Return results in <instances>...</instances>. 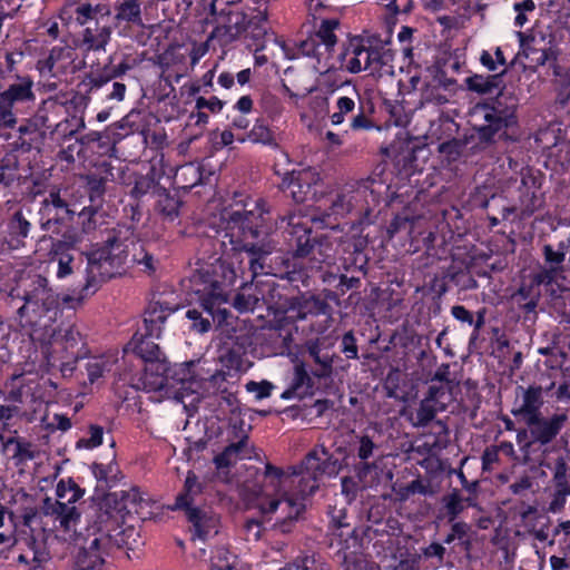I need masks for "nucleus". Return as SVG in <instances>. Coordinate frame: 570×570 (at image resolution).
I'll list each match as a JSON object with an SVG mask.
<instances>
[{
  "label": "nucleus",
  "instance_id": "39448f33",
  "mask_svg": "<svg viewBox=\"0 0 570 570\" xmlns=\"http://www.w3.org/2000/svg\"><path fill=\"white\" fill-rule=\"evenodd\" d=\"M518 98L512 94L501 90L490 102L478 105L475 114H480L484 124L475 126V135L466 139L464 146L478 139L470 147L472 153L485 149L493 144L497 138L507 136V129L517 125Z\"/></svg>",
  "mask_w": 570,
  "mask_h": 570
},
{
  "label": "nucleus",
  "instance_id": "de8ad7c7",
  "mask_svg": "<svg viewBox=\"0 0 570 570\" xmlns=\"http://www.w3.org/2000/svg\"><path fill=\"white\" fill-rule=\"evenodd\" d=\"M51 262H57V277L66 278L78 272L83 263L82 254L75 257L71 253L49 254Z\"/></svg>",
  "mask_w": 570,
  "mask_h": 570
},
{
  "label": "nucleus",
  "instance_id": "e433bc0d",
  "mask_svg": "<svg viewBox=\"0 0 570 570\" xmlns=\"http://www.w3.org/2000/svg\"><path fill=\"white\" fill-rule=\"evenodd\" d=\"M199 299V306L204 308L206 314L210 315L213 323H216L217 326L229 325V318L233 317L230 311L226 308L224 305L228 301V295H224V301L216 302L214 299V294H197Z\"/></svg>",
  "mask_w": 570,
  "mask_h": 570
},
{
  "label": "nucleus",
  "instance_id": "79ce46f5",
  "mask_svg": "<svg viewBox=\"0 0 570 570\" xmlns=\"http://www.w3.org/2000/svg\"><path fill=\"white\" fill-rule=\"evenodd\" d=\"M157 203L156 210L160 214L164 220L174 222L179 216V208L181 200L174 194L171 195L166 188L159 187L156 189Z\"/></svg>",
  "mask_w": 570,
  "mask_h": 570
},
{
  "label": "nucleus",
  "instance_id": "f704fd0d",
  "mask_svg": "<svg viewBox=\"0 0 570 570\" xmlns=\"http://www.w3.org/2000/svg\"><path fill=\"white\" fill-rule=\"evenodd\" d=\"M85 180L90 204L79 213V217H85L87 213L98 212L102 207L106 193V178L90 174L85 177Z\"/></svg>",
  "mask_w": 570,
  "mask_h": 570
},
{
  "label": "nucleus",
  "instance_id": "c756f323",
  "mask_svg": "<svg viewBox=\"0 0 570 570\" xmlns=\"http://www.w3.org/2000/svg\"><path fill=\"white\" fill-rule=\"evenodd\" d=\"M368 263L365 253V243L362 239L346 242L343 248L342 265L346 272H360L366 274Z\"/></svg>",
  "mask_w": 570,
  "mask_h": 570
},
{
  "label": "nucleus",
  "instance_id": "2eb2a0df",
  "mask_svg": "<svg viewBox=\"0 0 570 570\" xmlns=\"http://www.w3.org/2000/svg\"><path fill=\"white\" fill-rule=\"evenodd\" d=\"M299 472L296 466L291 468L288 471H284L283 469L273 465L272 463H266L264 471V487L266 489L271 488L273 493L275 494L274 499H281L282 501H286L291 498L295 499H306V495L301 493ZM271 499L269 497L264 499L266 501Z\"/></svg>",
  "mask_w": 570,
  "mask_h": 570
},
{
  "label": "nucleus",
  "instance_id": "09e8293b",
  "mask_svg": "<svg viewBox=\"0 0 570 570\" xmlns=\"http://www.w3.org/2000/svg\"><path fill=\"white\" fill-rule=\"evenodd\" d=\"M308 356L315 364L320 365L316 372L318 377L328 376L332 373L334 355H332L327 347H322L318 343H312L307 346Z\"/></svg>",
  "mask_w": 570,
  "mask_h": 570
},
{
  "label": "nucleus",
  "instance_id": "864d4df0",
  "mask_svg": "<svg viewBox=\"0 0 570 570\" xmlns=\"http://www.w3.org/2000/svg\"><path fill=\"white\" fill-rule=\"evenodd\" d=\"M338 27L340 21L337 19L322 20L318 30L315 32V37L312 39V43H322L327 50L332 49L337 42V38L334 31Z\"/></svg>",
  "mask_w": 570,
  "mask_h": 570
},
{
  "label": "nucleus",
  "instance_id": "5fc2aeb1",
  "mask_svg": "<svg viewBox=\"0 0 570 570\" xmlns=\"http://www.w3.org/2000/svg\"><path fill=\"white\" fill-rule=\"evenodd\" d=\"M48 238L51 240L49 254L69 253L81 242V236L73 228H67L60 238H52L51 236Z\"/></svg>",
  "mask_w": 570,
  "mask_h": 570
},
{
  "label": "nucleus",
  "instance_id": "8fccbe9b",
  "mask_svg": "<svg viewBox=\"0 0 570 570\" xmlns=\"http://www.w3.org/2000/svg\"><path fill=\"white\" fill-rule=\"evenodd\" d=\"M62 109L63 106L56 99L48 98L41 102L31 121L40 128H51L53 126V116H58Z\"/></svg>",
  "mask_w": 570,
  "mask_h": 570
},
{
  "label": "nucleus",
  "instance_id": "a19ab883",
  "mask_svg": "<svg viewBox=\"0 0 570 570\" xmlns=\"http://www.w3.org/2000/svg\"><path fill=\"white\" fill-rule=\"evenodd\" d=\"M203 492V484L193 471L187 472L183 491L176 497V502L171 507L173 510H186L193 508L195 497Z\"/></svg>",
  "mask_w": 570,
  "mask_h": 570
},
{
  "label": "nucleus",
  "instance_id": "bf43d9fd",
  "mask_svg": "<svg viewBox=\"0 0 570 570\" xmlns=\"http://www.w3.org/2000/svg\"><path fill=\"white\" fill-rule=\"evenodd\" d=\"M446 511L448 522H456L458 517L464 511V499L458 490H454L443 499Z\"/></svg>",
  "mask_w": 570,
  "mask_h": 570
},
{
  "label": "nucleus",
  "instance_id": "e2e57ef3",
  "mask_svg": "<svg viewBox=\"0 0 570 570\" xmlns=\"http://www.w3.org/2000/svg\"><path fill=\"white\" fill-rule=\"evenodd\" d=\"M294 390L301 392L302 396L306 395L312 389L313 381L303 364L296 365L294 377L291 384Z\"/></svg>",
  "mask_w": 570,
  "mask_h": 570
},
{
  "label": "nucleus",
  "instance_id": "c9c22d12",
  "mask_svg": "<svg viewBox=\"0 0 570 570\" xmlns=\"http://www.w3.org/2000/svg\"><path fill=\"white\" fill-rule=\"evenodd\" d=\"M18 132L19 137L13 142L17 149L27 153L31 149H40L43 145L46 132L31 120L26 125H21Z\"/></svg>",
  "mask_w": 570,
  "mask_h": 570
},
{
  "label": "nucleus",
  "instance_id": "603ef678",
  "mask_svg": "<svg viewBox=\"0 0 570 570\" xmlns=\"http://www.w3.org/2000/svg\"><path fill=\"white\" fill-rule=\"evenodd\" d=\"M331 252L332 244L328 237L320 235L318 240L314 244L305 258L308 259L311 268H320L323 263L332 257Z\"/></svg>",
  "mask_w": 570,
  "mask_h": 570
},
{
  "label": "nucleus",
  "instance_id": "9d476101",
  "mask_svg": "<svg viewBox=\"0 0 570 570\" xmlns=\"http://www.w3.org/2000/svg\"><path fill=\"white\" fill-rule=\"evenodd\" d=\"M230 245V257L243 263L247 258V269L255 279L258 275L267 274L271 269L269 258L277 250L278 243L274 238H242L238 235L224 234L223 245Z\"/></svg>",
  "mask_w": 570,
  "mask_h": 570
},
{
  "label": "nucleus",
  "instance_id": "5701e85b",
  "mask_svg": "<svg viewBox=\"0 0 570 570\" xmlns=\"http://www.w3.org/2000/svg\"><path fill=\"white\" fill-rule=\"evenodd\" d=\"M258 284L261 306H266L275 316H286L292 296L284 293L285 288L273 281L258 282Z\"/></svg>",
  "mask_w": 570,
  "mask_h": 570
},
{
  "label": "nucleus",
  "instance_id": "49530a36",
  "mask_svg": "<svg viewBox=\"0 0 570 570\" xmlns=\"http://www.w3.org/2000/svg\"><path fill=\"white\" fill-rule=\"evenodd\" d=\"M11 446H13L12 459L16 465H22L37 456L35 445L21 438H8L7 441L3 442V450L10 449Z\"/></svg>",
  "mask_w": 570,
  "mask_h": 570
},
{
  "label": "nucleus",
  "instance_id": "58836bf2",
  "mask_svg": "<svg viewBox=\"0 0 570 570\" xmlns=\"http://www.w3.org/2000/svg\"><path fill=\"white\" fill-rule=\"evenodd\" d=\"M31 229L32 224L22 209L16 210L7 224L8 235L16 243V246L26 245V239L29 237Z\"/></svg>",
  "mask_w": 570,
  "mask_h": 570
},
{
  "label": "nucleus",
  "instance_id": "72a5a7b5",
  "mask_svg": "<svg viewBox=\"0 0 570 570\" xmlns=\"http://www.w3.org/2000/svg\"><path fill=\"white\" fill-rule=\"evenodd\" d=\"M114 21L117 26L126 22L129 26L144 27L140 0H120L115 3Z\"/></svg>",
  "mask_w": 570,
  "mask_h": 570
},
{
  "label": "nucleus",
  "instance_id": "774afa93",
  "mask_svg": "<svg viewBox=\"0 0 570 570\" xmlns=\"http://www.w3.org/2000/svg\"><path fill=\"white\" fill-rule=\"evenodd\" d=\"M540 298L541 289L537 288L531 282L522 283L520 287L512 294V299L517 304Z\"/></svg>",
  "mask_w": 570,
  "mask_h": 570
},
{
  "label": "nucleus",
  "instance_id": "4d7b16f0",
  "mask_svg": "<svg viewBox=\"0 0 570 570\" xmlns=\"http://www.w3.org/2000/svg\"><path fill=\"white\" fill-rule=\"evenodd\" d=\"M85 491L72 480V479H61L56 488V494L63 502L70 505L71 503L77 502L82 495Z\"/></svg>",
  "mask_w": 570,
  "mask_h": 570
},
{
  "label": "nucleus",
  "instance_id": "7ed1b4c3",
  "mask_svg": "<svg viewBox=\"0 0 570 570\" xmlns=\"http://www.w3.org/2000/svg\"><path fill=\"white\" fill-rule=\"evenodd\" d=\"M129 228H112L104 246L86 255L85 283L79 285L77 301L94 294L101 283L121 275L129 263Z\"/></svg>",
  "mask_w": 570,
  "mask_h": 570
},
{
  "label": "nucleus",
  "instance_id": "a878e982",
  "mask_svg": "<svg viewBox=\"0 0 570 570\" xmlns=\"http://www.w3.org/2000/svg\"><path fill=\"white\" fill-rule=\"evenodd\" d=\"M517 35L520 40V50L512 60V66L521 63L523 69H535L539 66H543L549 60L548 50L538 48L533 37H527L521 31Z\"/></svg>",
  "mask_w": 570,
  "mask_h": 570
},
{
  "label": "nucleus",
  "instance_id": "393cba45",
  "mask_svg": "<svg viewBox=\"0 0 570 570\" xmlns=\"http://www.w3.org/2000/svg\"><path fill=\"white\" fill-rule=\"evenodd\" d=\"M356 196L354 191L337 193L330 199V206L323 210L320 209V214L314 215L312 220L318 222L326 227H333L338 218L344 217L354 208Z\"/></svg>",
  "mask_w": 570,
  "mask_h": 570
},
{
  "label": "nucleus",
  "instance_id": "412c9836",
  "mask_svg": "<svg viewBox=\"0 0 570 570\" xmlns=\"http://www.w3.org/2000/svg\"><path fill=\"white\" fill-rule=\"evenodd\" d=\"M305 499L291 498L286 501L281 499H268L261 501L259 510L263 514H272L281 510L285 517L274 524V530L283 534L289 533L293 530L295 521L305 511Z\"/></svg>",
  "mask_w": 570,
  "mask_h": 570
},
{
  "label": "nucleus",
  "instance_id": "052dcab7",
  "mask_svg": "<svg viewBox=\"0 0 570 570\" xmlns=\"http://www.w3.org/2000/svg\"><path fill=\"white\" fill-rule=\"evenodd\" d=\"M542 255L544 258L546 267L554 268L559 273H563V262L566 254L561 250H554V247L550 244H546L542 247Z\"/></svg>",
  "mask_w": 570,
  "mask_h": 570
},
{
  "label": "nucleus",
  "instance_id": "f8f14e48",
  "mask_svg": "<svg viewBox=\"0 0 570 570\" xmlns=\"http://www.w3.org/2000/svg\"><path fill=\"white\" fill-rule=\"evenodd\" d=\"M520 184L517 188L518 209L522 218L531 217L546 204L542 185L544 174L532 167H523L519 171Z\"/></svg>",
  "mask_w": 570,
  "mask_h": 570
},
{
  "label": "nucleus",
  "instance_id": "aec40b11",
  "mask_svg": "<svg viewBox=\"0 0 570 570\" xmlns=\"http://www.w3.org/2000/svg\"><path fill=\"white\" fill-rule=\"evenodd\" d=\"M556 384L557 380L549 376L546 384L533 382L528 386L519 385L515 391L517 395L521 397V404L519 407L512 409V415L523 421L532 415L542 413L543 395L554 390Z\"/></svg>",
  "mask_w": 570,
  "mask_h": 570
},
{
  "label": "nucleus",
  "instance_id": "f3484780",
  "mask_svg": "<svg viewBox=\"0 0 570 570\" xmlns=\"http://www.w3.org/2000/svg\"><path fill=\"white\" fill-rule=\"evenodd\" d=\"M529 428L530 440L525 446L533 444L546 446L553 442L568 422L567 413H553L544 416L542 413L532 415L522 421Z\"/></svg>",
  "mask_w": 570,
  "mask_h": 570
},
{
  "label": "nucleus",
  "instance_id": "6e6d98bb",
  "mask_svg": "<svg viewBox=\"0 0 570 570\" xmlns=\"http://www.w3.org/2000/svg\"><path fill=\"white\" fill-rule=\"evenodd\" d=\"M374 184H375V179L368 177L365 180H362L358 184L357 189L354 191L356 199L358 197H363L365 199V202L367 204V208L365 209L366 214H370V212H371V208H370L371 204L376 206L380 203V198L382 195L381 189L383 188V184L379 183L377 188L373 187Z\"/></svg>",
  "mask_w": 570,
  "mask_h": 570
},
{
  "label": "nucleus",
  "instance_id": "a18cd8bd",
  "mask_svg": "<svg viewBox=\"0 0 570 570\" xmlns=\"http://www.w3.org/2000/svg\"><path fill=\"white\" fill-rule=\"evenodd\" d=\"M267 12L266 10H254L246 18V32L256 42L257 49H263V40L267 33L266 28Z\"/></svg>",
  "mask_w": 570,
  "mask_h": 570
},
{
  "label": "nucleus",
  "instance_id": "0eeeda50",
  "mask_svg": "<svg viewBox=\"0 0 570 570\" xmlns=\"http://www.w3.org/2000/svg\"><path fill=\"white\" fill-rule=\"evenodd\" d=\"M16 296L23 301L18 308L19 317L31 326L39 325L47 316L52 321L60 306L59 295L50 287L48 278L40 274L30 276L22 295L17 289Z\"/></svg>",
  "mask_w": 570,
  "mask_h": 570
},
{
  "label": "nucleus",
  "instance_id": "338daca9",
  "mask_svg": "<svg viewBox=\"0 0 570 570\" xmlns=\"http://www.w3.org/2000/svg\"><path fill=\"white\" fill-rule=\"evenodd\" d=\"M355 100L352 97H340L336 102L337 111L331 116L333 125H341L344 122L345 115L352 112L355 109Z\"/></svg>",
  "mask_w": 570,
  "mask_h": 570
},
{
  "label": "nucleus",
  "instance_id": "f03ea898",
  "mask_svg": "<svg viewBox=\"0 0 570 570\" xmlns=\"http://www.w3.org/2000/svg\"><path fill=\"white\" fill-rule=\"evenodd\" d=\"M177 311L178 306L173 307L159 301L151 302L145 311V333H136L129 342L132 353L144 363L145 380L147 381L148 376L154 377V381L150 382L154 389H161L166 385L169 364L153 338H160L163 333L173 327L175 323L173 315Z\"/></svg>",
  "mask_w": 570,
  "mask_h": 570
},
{
  "label": "nucleus",
  "instance_id": "69168bd1",
  "mask_svg": "<svg viewBox=\"0 0 570 570\" xmlns=\"http://www.w3.org/2000/svg\"><path fill=\"white\" fill-rule=\"evenodd\" d=\"M444 278H449L462 291L474 289L479 286L476 279L468 271L449 272Z\"/></svg>",
  "mask_w": 570,
  "mask_h": 570
},
{
  "label": "nucleus",
  "instance_id": "37998d69",
  "mask_svg": "<svg viewBox=\"0 0 570 570\" xmlns=\"http://www.w3.org/2000/svg\"><path fill=\"white\" fill-rule=\"evenodd\" d=\"M505 69L495 75L483 76V75H472L465 79L466 88L473 92L480 95H487L493 92V90L499 89L503 83V75L505 73Z\"/></svg>",
  "mask_w": 570,
  "mask_h": 570
},
{
  "label": "nucleus",
  "instance_id": "4be33fe9",
  "mask_svg": "<svg viewBox=\"0 0 570 570\" xmlns=\"http://www.w3.org/2000/svg\"><path fill=\"white\" fill-rule=\"evenodd\" d=\"M320 179V176L312 168L303 169L299 171L287 173L281 184V188L285 191L295 203H304L311 194L312 186Z\"/></svg>",
  "mask_w": 570,
  "mask_h": 570
},
{
  "label": "nucleus",
  "instance_id": "f257e3e1",
  "mask_svg": "<svg viewBox=\"0 0 570 570\" xmlns=\"http://www.w3.org/2000/svg\"><path fill=\"white\" fill-rule=\"evenodd\" d=\"M124 517L117 508V497L106 493L83 531L76 527L75 551L72 552L71 570H104L106 557L116 547L131 548L124 535H136L134 527L121 529Z\"/></svg>",
  "mask_w": 570,
  "mask_h": 570
},
{
  "label": "nucleus",
  "instance_id": "1a4fd4ad",
  "mask_svg": "<svg viewBox=\"0 0 570 570\" xmlns=\"http://www.w3.org/2000/svg\"><path fill=\"white\" fill-rule=\"evenodd\" d=\"M275 224L265 199H257L250 209L233 210L226 217L225 234L242 238H273Z\"/></svg>",
  "mask_w": 570,
  "mask_h": 570
},
{
  "label": "nucleus",
  "instance_id": "bb28decb",
  "mask_svg": "<svg viewBox=\"0 0 570 570\" xmlns=\"http://www.w3.org/2000/svg\"><path fill=\"white\" fill-rule=\"evenodd\" d=\"M368 48L358 37L352 38L348 45L340 53L341 67L352 73H358L368 69Z\"/></svg>",
  "mask_w": 570,
  "mask_h": 570
},
{
  "label": "nucleus",
  "instance_id": "0e129e2a",
  "mask_svg": "<svg viewBox=\"0 0 570 570\" xmlns=\"http://www.w3.org/2000/svg\"><path fill=\"white\" fill-rule=\"evenodd\" d=\"M159 187L160 186L156 184L153 177L148 175H140L136 178L130 195L136 199H139L151 190L156 194V189Z\"/></svg>",
  "mask_w": 570,
  "mask_h": 570
},
{
  "label": "nucleus",
  "instance_id": "c85d7f7f",
  "mask_svg": "<svg viewBox=\"0 0 570 570\" xmlns=\"http://www.w3.org/2000/svg\"><path fill=\"white\" fill-rule=\"evenodd\" d=\"M246 18L247 13L244 11L229 12L226 23L215 27L210 38H217L223 45L236 41L246 33Z\"/></svg>",
  "mask_w": 570,
  "mask_h": 570
},
{
  "label": "nucleus",
  "instance_id": "6e6552de",
  "mask_svg": "<svg viewBox=\"0 0 570 570\" xmlns=\"http://www.w3.org/2000/svg\"><path fill=\"white\" fill-rule=\"evenodd\" d=\"M36 519L37 512L33 509L27 510L22 515L23 528L17 532L13 541L19 552L17 562L28 566V570H43L51 560L45 529L32 527Z\"/></svg>",
  "mask_w": 570,
  "mask_h": 570
},
{
  "label": "nucleus",
  "instance_id": "a211bd4d",
  "mask_svg": "<svg viewBox=\"0 0 570 570\" xmlns=\"http://www.w3.org/2000/svg\"><path fill=\"white\" fill-rule=\"evenodd\" d=\"M53 343L59 347L61 371L72 372L79 360L86 357L88 351L81 333L75 327L59 328L53 334Z\"/></svg>",
  "mask_w": 570,
  "mask_h": 570
},
{
  "label": "nucleus",
  "instance_id": "6ab92c4d",
  "mask_svg": "<svg viewBox=\"0 0 570 570\" xmlns=\"http://www.w3.org/2000/svg\"><path fill=\"white\" fill-rule=\"evenodd\" d=\"M331 306L320 295L303 293L292 296L288 314L276 320V328H283L286 324L305 321L308 316L327 315Z\"/></svg>",
  "mask_w": 570,
  "mask_h": 570
},
{
  "label": "nucleus",
  "instance_id": "20e7f679",
  "mask_svg": "<svg viewBox=\"0 0 570 570\" xmlns=\"http://www.w3.org/2000/svg\"><path fill=\"white\" fill-rule=\"evenodd\" d=\"M111 11L106 4H91L90 2L70 3L61 9L60 17L73 20L82 27L73 40L75 47L83 52L106 51L111 40L112 28L108 23Z\"/></svg>",
  "mask_w": 570,
  "mask_h": 570
},
{
  "label": "nucleus",
  "instance_id": "4c0bfd02",
  "mask_svg": "<svg viewBox=\"0 0 570 570\" xmlns=\"http://www.w3.org/2000/svg\"><path fill=\"white\" fill-rule=\"evenodd\" d=\"M128 244L129 255L131 256L129 261L137 265L141 272L148 275L155 274L160 265V261L144 244L132 239H129Z\"/></svg>",
  "mask_w": 570,
  "mask_h": 570
},
{
  "label": "nucleus",
  "instance_id": "ddd939ff",
  "mask_svg": "<svg viewBox=\"0 0 570 570\" xmlns=\"http://www.w3.org/2000/svg\"><path fill=\"white\" fill-rule=\"evenodd\" d=\"M249 430L250 425H246L242 419L230 422L227 432L228 445L214 458L217 470H228L238 461L252 458L253 445L249 442Z\"/></svg>",
  "mask_w": 570,
  "mask_h": 570
},
{
  "label": "nucleus",
  "instance_id": "13d9d810",
  "mask_svg": "<svg viewBox=\"0 0 570 570\" xmlns=\"http://www.w3.org/2000/svg\"><path fill=\"white\" fill-rule=\"evenodd\" d=\"M185 316L190 321V330L204 334L212 328L213 321L209 314H206L204 308H190L186 312Z\"/></svg>",
  "mask_w": 570,
  "mask_h": 570
},
{
  "label": "nucleus",
  "instance_id": "423d86ee",
  "mask_svg": "<svg viewBox=\"0 0 570 570\" xmlns=\"http://www.w3.org/2000/svg\"><path fill=\"white\" fill-rule=\"evenodd\" d=\"M347 449L344 446H338L333 452L324 445L311 450L296 466L301 478V493L306 498L313 495L323 478H334L347 465Z\"/></svg>",
  "mask_w": 570,
  "mask_h": 570
},
{
  "label": "nucleus",
  "instance_id": "b1692460",
  "mask_svg": "<svg viewBox=\"0 0 570 570\" xmlns=\"http://www.w3.org/2000/svg\"><path fill=\"white\" fill-rule=\"evenodd\" d=\"M41 511L45 515L55 517L65 532L76 531L80 523V513L75 505H68L60 500H53L46 497L42 500Z\"/></svg>",
  "mask_w": 570,
  "mask_h": 570
},
{
  "label": "nucleus",
  "instance_id": "473e14b6",
  "mask_svg": "<svg viewBox=\"0 0 570 570\" xmlns=\"http://www.w3.org/2000/svg\"><path fill=\"white\" fill-rule=\"evenodd\" d=\"M232 305L239 313L253 312L255 308L261 306L259 298V284L254 282L243 283L238 292L235 294Z\"/></svg>",
  "mask_w": 570,
  "mask_h": 570
},
{
  "label": "nucleus",
  "instance_id": "ea45409f",
  "mask_svg": "<svg viewBox=\"0 0 570 570\" xmlns=\"http://www.w3.org/2000/svg\"><path fill=\"white\" fill-rule=\"evenodd\" d=\"M109 494L117 497V508L124 518L131 514L140 515V510L147 504L137 488L129 491L110 492Z\"/></svg>",
  "mask_w": 570,
  "mask_h": 570
},
{
  "label": "nucleus",
  "instance_id": "9b49d317",
  "mask_svg": "<svg viewBox=\"0 0 570 570\" xmlns=\"http://www.w3.org/2000/svg\"><path fill=\"white\" fill-rule=\"evenodd\" d=\"M236 272L232 263L217 259L207 269L198 271L190 279L195 294H214L216 302H223L228 288L236 281Z\"/></svg>",
  "mask_w": 570,
  "mask_h": 570
},
{
  "label": "nucleus",
  "instance_id": "c03bdc74",
  "mask_svg": "<svg viewBox=\"0 0 570 570\" xmlns=\"http://www.w3.org/2000/svg\"><path fill=\"white\" fill-rule=\"evenodd\" d=\"M443 411H445L444 405H436L424 397L415 412L407 415V420L414 428H425L434 421L439 412Z\"/></svg>",
  "mask_w": 570,
  "mask_h": 570
},
{
  "label": "nucleus",
  "instance_id": "4468645a",
  "mask_svg": "<svg viewBox=\"0 0 570 570\" xmlns=\"http://www.w3.org/2000/svg\"><path fill=\"white\" fill-rule=\"evenodd\" d=\"M39 214L41 229L58 235L73 220L76 212L60 190L52 189L40 203Z\"/></svg>",
  "mask_w": 570,
  "mask_h": 570
},
{
  "label": "nucleus",
  "instance_id": "680f3d73",
  "mask_svg": "<svg viewBox=\"0 0 570 570\" xmlns=\"http://www.w3.org/2000/svg\"><path fill=\"white\" fill-rule=\"evenodd\" d=\"M453 387H448L446 384L440 383L431 384L428 387V391L425 393V399L433 402L436 405H444L448 406V401L450 400L449 395L451 394Z\"/></svg>",
  "mask_w": 570,
  "mask_h": 570
},
{
  "label": "nucleus",
  "instance_id": "2f4dec72",
  "mask_svg": "<svg viewBox=\"0 0 570 570\" xmlns=\"http://www.w3.org/2000/svg\"><path fill=\"white\" fill-rule=\"evenodd\" d=\"M291 235V242L294 248L293 255L295 258H305L320 238V235L314 234L312 228L299 223L292 224Z\"/></svg>",
  "mask_w": 570,
  "mask_h": 570
},
{
  "label": "nucleus",
  "instance_id": "dca6fc26",
  "mask_svg": "<svg viewBox=\"0 0 570 570\" xmlns=\"http://www.w3.org/2000/svg\"><path fill=\"white\" fill-rule=\"evenodd\" d=\"M33 80L29 76H16V81L0 92V127L11 128L17 122L13 107L19 102L33 101L36 99Z\"/></svg>",
  "mask_w": 570,
  "mask_h": 570
},
{
  "label": "nucleus",
  "instance_id": "7c9ffc66",
  "mask_svg": "<svg viewBox=\"0 0 570 570\" xmlns=\"http://www.w3.org/2000/svg\"><path fill=\"white\" fill-rule=\"evenodd\" d=\"M450 524V531L442 542L450 547L449 556L455 553L456 548L469 553L472 549L471 525L465 521H456Z\"/></svg>",
  "mask_w": 570,
  "mask_h": 570
},
{
  "label": "nucleus",
  "instance_id": "3c124183",
  "mask_svg": "<svg viewBox=\"0 0 570 570\" xmlns=\"http://www.w3.org/2000/svg\"><path fill=\"white\" fill-rule=\"evenodd\" d=\"M237 140L239 142H245L248 140L254 144H263L274 148L278 146L273 131L268 128V126L259 120L256 121L250 131L242 137H238Z\"/></svg>",
  "mask_w": 570,
  "mask_h": 570
},
{
  "label": "nucleus",
  "instance_id": "cd10ccee",
  "mask_svg": "<svg viewBox=\"0 0 570 570\" xmlns=\"http://www.w3.org/2000/svg\"><path fill=\"white\" fill-rule=\"evenodd\" d=\"M185 511L188 522L193 527V539H205L212 531L217 533L216 528L219 522L218 515L208 508H188Z\"/></svg>",
  "mask_w": 570,
  "mask_h": 570
}]
</instances>
